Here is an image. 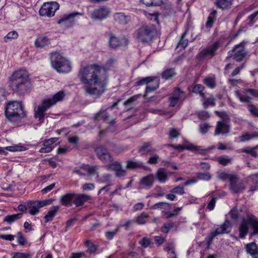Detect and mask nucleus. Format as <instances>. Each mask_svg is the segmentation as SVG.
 Masks as SVG:
<instances>
[{
    "label": "nucleus",
    "instance_id": "1",
    "mask_svg": "<svg viewBox=\"0 0 258 258\" xmlns=\"http://www.w3.org/2000/svg\"><path fill=\"white\" fill-rule=\"evenodd\" d=\"M78 77L84 84V90L91 95L100 96L105 91L107 85L105 70L97 64H91L81 68Z\"/></svg>",
    "mask_w": 258,
    "mask_h": 258
},
{
    "label": "nucleus",
    "instance_id": "2",
    "mask_svg": "<svg viewBox=\"0 0 258 258\" xmlns=\"http://www.w3.org/2000/svg\"><path fill=\"white\" fill-rule=\"evenodd\" d=\"M8 83L11 89L20 95L29 93L32 88L28 73L25 70L14 72L9 77Z\"/></svg>",
    "mask_w": 258,
    "mask_h": 258
},
{
    "label": "nucleus",
    "instance_id": "3",
    "mask_svg": "<svg viewBox=\"0 0 258 258\" xmlns=\"http://www.w3.org/2000/svg\"><path fill=\"white\" fill-rule=\"evenodd\" d=\"M5 115L11 122L18 124L25 117L26 113L21 102L13 101L7 105Z\"/></svg>",
    "mask_w": 258,
    "mask_h": 258
},
{
    "label": "nucleus",
    "instance_id": "4",
    "mask_svg": "<svg viewBox=\"0 0 258 258\" xmlns=\"http://www.w3.org/2000/svg\"><path fill=\"white\" fill-rule=\"evenodd\" d=\"M65 96L64 93L60 91L51 98L45 99L42 100L41 105L35 109L34 116L38 118L41 122L43 121L45 111L58 101H62Z\"/></svg>",
    "mask_w": 258,
    "mask_h": 258
},
{
    "label": "nucleus",
    "instance_id": "5",
    "mask_svg": "<svg viewBox=\"0 0 258 258\" xmlns=\"http://www.w3.org/2000/svg\"><path fill=\"white\" fill-rule=\"evenodd\" d=\"M50 62L52 68L59 73L67 74L72 71L70 61L58 52L51 54Z\"/></svg>",
    "mask_w": 258,
    "mask_h": 258
},
{
    "label": "nucleus",
    "instance_id": "6",
    "mask_svg": "<svg viewBox=\"0 0 258 258\" xmlns=\"http://www.w3.org/2000/svg\"><path fill=\"white\" fill-rule=\"evenodd\" d=\"M156 34L154 25L145 24L141 25L136 31L135 35L137 39L142 43L151 42Z\"/></svg>",
    "mask_w": 258,
    "mask_h": 258
},
{
    "label": "nucleus",
    "instance_id": "7",
    "mask_svg": "<svg viewBox=\"0 0 258 258\" xmlns=\"http://www.w3.org/2000/svg\"><path fill=\"white\" fill-rule=\"evenodd\" d=\"M244 43L242 42L234 46L233 49L228 52L227 57L233 58L236 61H242L247 55Z\"/></svg>",
    "mask_w": 258,
    "mask_h": 258
},
{
    "label": "nucleus",
    "instance_id": "8",
    "mask_svg": "<svg viewBox=\"0 0 258 258\" xmlns=\"http://www.w3.org/2000/svg\"><path fill=\"white\" fill-rule=\"evenodd\" d=\"M231 228L232 225L231 222L229 220H226L223 224L216 229L215 231L211 232L206 237V241L207 244L209 245L214 238L218 235L229 233L231 231Z\"/></svg>",
    "mask_w": 258,
    "mask_h": 258
},
{
    "label": "nucleus",
    "instance_id": "9",
    "mask_svg": "<svg viewBox=\"0 0 258 258\" xmlns=\"http://www.w3.org/2000/svg\"><path fill=\"white\" fill-rule=\"evenodd\" d=\"M175 149L178 151H183L184 149L189 150L192 151L196 152L200 154L204 155L209 151L215 148V146L208 147L206 149H202L201 147L195 146L187 142H185L183 145H171Z\"/></svg>",
    "mask_w": 258,
    "mask_h": 258
},
{
    "label": "nucleus",
    "instance_id": "10",
    "mask_svg": "<svg viewBox=\"0 0 258 258\" xmlns=\"http://www.w3.org/2000/svg\"><path fill=\"white\" fill-rule=\"evenodd\" d=\"M219 44L220 43L218 41H216L213 44L208 45L207 47L201 51L198 54V57L200 60L212 58L216 55Z\"/></svg>",
    "mask_w": 258,
    "mask_h": 258
},
{
    "label": "nucleus",
    "instance_id": "11",
    "mask_svg": "<svg viewBox=\"0 0 258 258\" xmlns=\"http://www.w3.org/2000/svg\"><path fill=\"white\" fill-rule=\"evenodd\" d=\"M59 9L57 2H50L44 3L39 10V14L42 16H53L56 10Z\"/></svg>",
    "mask_w": 258,
    "mask_h": 258
},
{
    "label": "nucleus",
    "instance_id": "12",
    "mask_svg": "<svg viewBox=\"0 0 258 258\" xmlns=\"http://www.w3.org/2000/svg\"><path fill=\"white\" fill-rule=\"evenodd\" d=\"M82 14L77 12H74L69 14H66L63 15L60 19L57 21V23L61 24L64 28H70L73 27L75 21V17L78 16H82Z\"/></svg>",
    "mask_w": 258,
    "mask_h": 258
},
{
    "label": "nucleus",
    "instance_id": "13",
    "mask_svg": "<svg viewBox=\"0 0 258 258\" xmlns=\"http://www.w3.org/2000/svg\"><path fill=\"white\" fill-rule=\"evenodd\" d=\"M110 12V9L106 7L95 9L90 14L92 19L95 20H102L107 18Z\"/></svg>",
    "mask_w": 258,
    "mask_h": 258
},
{
    "label": "nucleus",
    "instance_id": "14",
    "mask_svg": "<svg viewBox=\"0 0 258 258\" xmlns=\"http://www.w3.org/2000/svg\"><path fill=\"white\" fill-rule=\"evenodd\" d=\"M238 176L236 175L229 184V189L234 194H239L242 192L246 188L242 181L238 180Z\"/></svg>",
    "mask_w": 258,
    "mask_h": 258
},
{
    "label": "nucleus",
    "instance_id": "15",
    "mask_svg": "<svg viewBox=\"0 0 258 258\" xmlns=\"http://www.w3.org/2000/svg\"><path fill=\"white\" fill-rule=\"evenodd\" d=\"M128 43V40L124 37H116L112 34L109 35V46L116 48L120 46H126Z\"/></svg>",
    "mask_w": 258,
    "mask_h": 258
},
{
    "label": "nucleus",
    "instance_id": "16",
    "mask_svg": "<svg viewBox=\"0 0 258 258\" xmlns=\"http://www.w3.org/2000/svg\"><path fill=\"white\" fill-rule=\"evenodd\" d=\"M97 157L104 163L111 161V157L107 149L103 146L97 147L95 150Z\"/></svg>",
    "mask_w": 258,
    "mask_h": 258
},
{
    "label": "nucleus",
    "instance_id": "17",
    "mask_svg": "<svg viewBox=\"0 0 258 258\" xmlns=\"http://www.w3.org/2000/svg\"><path fill=\"white\" fill-rule=\"evenodd\" d=\"M184 99V92L179 88H175L171 96L169 98V106L170 107H174L179 101L183 100Z\"/></svg>",
    "mask_w": 258,
    "mask_h": 258
},
{
    "label": "nucleus",
    "instance_id": "18",
    "mask_svg": "<svg viewBox=\"0 0 258 258\" xmlns=\"http://www.w3.org/2000/svg\"><path fill=\"white\" fill-rule=\"evenodd\" d=\"M230 126L228 122L225 119H222L217 122L214 135L217 136L220 134H227L230 132Z\"/></svg>",
    "mask_w": 258,
    "mask_h": 258
},
{
    "label": "nucleus",
    "instance_id": "19",
    "mask_svg": "<svg viewBox=\"0 0 258 258\" xmlns=\"http://www.w3.org/2000/svg\"><path fill=\"white\" fill-rule=\"evenodd\" d=\"M57 138H51L45 140L43 143V147L39 150V152L47 153L50 152L54 148L53 144L58 141Z\"/></svg>",
    "mask_w": 258,
    "mask_h": 258
},
{
    "label": "nucleus",
    "instance_id": "20",
    "mask_svg": "<svg viewBox=\"0 0 258 258\" xmlns=\"http://www.w3.org/2000/svg\"><path fill=\"white\" fill-rule=\"evenodd\" d=\"M154 178L153 174H149L142 177L139 182L140 188L150 189L153 185Z\"/></svg>",
    "mask_w": 258,
    "mask_h": 258
},
{
    "label": "nucleus",
    "instance_id": "21",
    "mask_svg": "<svg viewBox=\"0 0 258 258\" xmlns=\"http://www.w3.org/2000/svg\"><path fill=\"white\" fill-rule=\"evenodd\" d=\"M110 169L115 172V175L118 177H122L126 175V170L122 168L121 164L118 162H114L107 165Z\"/></svg>",
    "mask_w": 258,
    "mask_h": 258
},
{
    "label": "nucleus",
    "instance_id": "22",
    "mask_svg": "<svg viewBox=\"0 0 258 258\" xmlns=\"http://www.w3.org/2000/svg\"><path fill=\"white\" fill-rule=\"evenodd\" d=\"M113 18L115 21L122 25H125L131 21L130 16L125 15L124 13L121 12L115 13L113 15Z\"/></svg>",
    "mask_w": 258,
    "mask_h": 258
},
{
    "label": "nucleus",
    "instance_id": "23",
    "mask_svg": "<svg viewBox=\"0 0 258 258\" xmlns=\"http://www.w3.org/2000/svg\"><path fill=\"white\" fill-rule=\"evenodd\" d=\"M75 192L68 193L60 198V203L64 206H71L73 200L76 197Z\"/></svg>",
    "mask_w": 258,
    "mask_h": 258
},
{
    "label": "nucleus",
    "instance_id": "24",
    "mask_svg": "<svg viewBox=\"0 0 258 258\" xmlns=\"http://www.w3.org/2000/svg\"><path fill=\"white\" fill-rule=\"evenodd\" d=\"M152 81L146 86L145 93H148L156 90L159 86L160 81L158 78L152 77Z\"/></svg>",
    "mask_w": 258,
    "mask_h": 258
},
{
    "label": "nucleus",
    "instance_id": "25",
    "mask_svg": "<svg viewBox=\"0 0 258 258\" xmlns=\"http://www.w3.org/2000/svg\"><path fill=\"white\" fill-rule=\"evenodd\" d=\"M247 219L253 229L252 234L256 235L258 234V219L251 214H247Z\"/></svg>",
    "mask_w": 258,
    "mask_h": 258
},
{
    "label": "nucleus",
    "instance_id": "26",
    "mask_svg": "<svg viewBox=\"0 0 258 258\" xmlns=\"http://www.w3.org/2000/svg\"><path fill=\"white\" fill-rule=\"evenodd\" d=\"M248 222L246 219H243L241 223L239 226V236L240 238L243 239L247 235L248 231Z\"/></svg>",
    "mask_w": 258,
    "mask_h": 258
},
{
    "label": "nucleus",
    "instance_id": "27",
    "mask_svg": "<svg viewBox=\"0 0 258 258\" xmlns=\"http://www.w3.org/2000/svg\"><path fill=\"white\" fill-rule=\"evenodd\" d=\"M155 151H156V149L152 147L150 142L145 143L139 149V152L141 155L152 153Z\"/></svg>",
    "mask_w": 258,
    "mask_h": 258
},
{
    "label": "nucleus",
    "instance_id": "28",
    "mask_svg": "<svg viewBox=\"0 0 258 258\" xmlns=\"http://www.w3.org/2000/svg\"><path fill=\"white\" fill-rule=\"evenodd\" d=\"M155 176L161 183H165L168 180L167 172L163 168H160L157 170Z\"/></svg>",
    "mask_w": 258,
    "mask_h": 258
},
{
    "label": "nucleus",
    "instance_id": "29",
    "mask_svg": "<svg viewBox=\"0 0 258 258\" xmlns=\"http://www.w3.org/2000/svg\"><path fill=\"white\" fill-rule=\"evenodd\" d=\"M50 43L49 39L45 36H38L35 41V45L37 47H44Z\"/></svg>",
    "mask_w": 258,
    "mask_h": 258
},
{
    "label": "nucleus",
    "instance_id": "30",
    "mask_svg": "<svg viewBox=\"0 0 258 258\" xmlns=\"http://www.w3.org/2000/svg\"><path fill=\"white\" fill-rule=\"evenodd\" d=\"M90 199V197L89 196L85 194H80L75 197L73 202L76 207H80Z\"/></svg>",
    "mask_w": 258,
    "mask_h": 258
},
{
    "label": "nucleus",
    "instance_id": "31",
    "mask_svg": "<svg viewBox=\"0 0 258 258\" xmlns=\"http://www.w3.org/2000/svg\"><path fill=\"white\" fill-rule=\"evenodd\" d=\"M258 138V132L245 133L239 137L240 142H245Z\"/></svg>",
    "mask_w": 258,
    "mask_h": 258
},
{
    "label": "nucleus",
    "instance_id": "32",
    "mask_svg": "<svg viewBox=\"0 0 258 258\" xmlns=\"http://www.w3.org/2000/svg\"><path fill=\"white\" fill-rule=\"evenodd\" d=\"M215 4L217 7L224 10L230 8L232 3L231 0H217Z\"/></svg>",
    "mask_w": 258,
    "mask_h": 258
},
{
    "label": "nucleus",
    "instance_id": "33",
    "mask_svg": "<svg viewBox=\"0 0 258 258\" xmlns=\"http://www.w3.org/2000/svg\"><path fill=\"white\" fill-rule=\"evenodd\" d=\"M236 174H230L228 172L222 171L218 173L217 177L219 179L222 181H225L228 179L230 182L231 181L236 177Z\"/></svg>",
    "mask_w": 258,
    "mask_h": 258
},
{
    "label": "nucleus",
    "instance_id": "34",
    "mask_svg": "<svg viewBox=\"0 0 258 258\" xmlns=\"http://www.w3.org/2000/svg\"><path fill=\"white\" fill-rule=\"evenodd\" d=\"M144 167V163L140 161L128 160L126 162V168L127 169H133Z\"/></svg>",
    "mask_w": 258,
    "mask_h": 258
},
{
    "label": "nucleus",
    "instance_id": "35",
    "mask_svg": "<svg viewBox=\"0 0 258 258\" xmlns=\"http://www.w3.org/2000/svg\"><path fill=\"white\" fill-rule=\"evenodd\" d=\"M37 201H29L28 203L29 210V213L31 215H36L39 212V205L37 204Z\"/></svg>",
    "mask_w": 258,
    "mask_h": 258
},
{
    "label": "nucleus",
    "instance_id": "36",
    "mask_svg": "<svg viewBox=\"0 0 258 258\" xmlns=\"http://www.w3.org/2000/svg\"><path fill=\"white\" fill-rule=\"evenodd\" d=\"M246 252L251 255H255L258 253V248L254 242H251L245 245Z\"/></svg>",
    "mask_w": 258,
    "mask_h": 258
},
{
    "label": "nucleus",
    "instance_id": "37",
    "mask_svg": "<svg viewBox=\"0 0 258 258\" xmlns=\"http://www.w3.org/2000/svg\"><path fill=\"white\" fill-rule=\"evenodd\" d=\"M59 206H53L51 208L50 210L48 211L47 214L45 216V223H47L49 221H51L53 218L56 215V212L59 209Z\"/></svg>",
    "mask_w": 258,
    "mask_h": 258
},
{
    "label": "nucleus",
    "instance_id": "38",
    "mask_svg": "<svg viewBox=\"0 0 258 258\" xmlns=\"http://www.w3.org/2000/svg\"><path fill=\"white\" fill-rule=\"evenodd\" d=\"M175 75L174 70L172 68L165 69L161 74L162 78L165 80L172 78Z\"/></svg>",
    "mask_w": 258,
    "mask_h": 258
},
{
    "label": "nucleus",
    "instance_id": "39",
    "mask_svg": "<svg viewBox=\"0 0 258 258\" xmlns=\"http://www.w3.org/2000/svg\"><path fill=\"white\" fill-rule=\"evenodd\" d=\"M204 84L209 88L213 89L216 87V78L214 76L206 77L204 80Z\"/></svg>",
    "mask_w": 258,
    "mask_h": 258
},
{
    "label": "nucleus",
    "instance_id": "40",
    "mask_svg": "<svg viewBox=\"0 0 258 258\" xmlns=\"http://www.w3.org/2000/svg\"><path fill=\"white\" fill-rule=\"evenodd\" d=\"M170 207V204L166 202H159L153 205L151 209L152 210H168Z\"/></svg>",
    "mask_w": 258,
    "mask_h": 258
},
{
    "label": "nucleus",
    "instance_id": "41",
    "mask_svg": "<svg viewBox=\"0 0 258 258\" xmlns=\"http://www.w3.org/2000/svg\"><path fill=\"white\" fill-rule=\"evenodd\" d=\"M217 14V11L215 10H213L211 11L210 15L208 17L207 21L206 24V26L207 28H211L212 27Z\"/></svg>",
    "mask_w": 258,
    "mask_h": 258
},
{
    "label": "nucleus",
    "instance_id": "42",
    "mask_svg": "<svg viewBox=\"0 0 258 258\" xmlns=\"http://www.w3.org/2000/svg\"><path fill=\"white\" fill-rule=\"evenodd\" d=\"M232 160V158L227 156H221L217 158L218 163L223 166H226L231 164Z\"/></svg>",
    "mask_w": 258,
    "mask_h": 258
},
{
    "label": "nucleus",
    "instance_id": "43",
    "mask_svg": "<svg viewBox=\"0 0 258 258\" xmlns=\"http://www.w3.org/2000/svg\"><path fill=\"white\" fill-rule=\"evenodd\" d=\"M154 192L151 195H149L148 197H153L154 198H159L164 197L165 195L163 189L159 186H156L154 189Z\"/></svg>",
    "mask_w": 258,
    "mask_h": 258
},
{
    "label": "nucleus",
    "instance_id": "44",
    "mask_svg": "<svg viewBox=\"0 0 258 258\" xmlns=\"http://www.w3.org/2000/svg\"><path fill=\"white\" fill-rule=\"evenodd\" d=\"M187 30H185V32L182 34L181 38L178 42L177 48H181L182 49L185 48L188 44V40L184 38L186 35Z\"/></svg>",
    "mask_w": 258,
    "mask_h": 258
},
{
    "label": "nucleus",
    "instance_id": "45",
    "mask_svg": "<svg viewBox=\"0 0 258 258\" xmlns=\"http://www.w3.org/2000/svg\"><path fill=\"white\" fill-rule=\"evenodd\" d=\"M25 146L20 145H15L6 147V150L10 152L23 151L26 150Z\"/></svg>",
    "mask_w": 258,
    "mask_h": 258
},
{
    "label": "nucleus",
    "instance_id": "46",
    "mask_svg": "<svg viewBox=\"0 0 258 258\" xmlns=\"http://www.w3.org/2000/svg\"><path fill=\"white\" fill-rule=\"evenodd\" d=\"M22 216V213L8 215L5 217L4 221L7 222L9 224H11L16 220L20 219Z\"/></svg>",
    "mask_w": 258,
    "mask_h": 258
},
{
    "label": "nucleus",
    "instance_id": "47",
    "mask_svg": "<svg viewBox=\"0 0 258 258\" xmlns=\"http://www.w3.org/2000/svg\"><path fill=\"white\" fill-rule=\"evenodd\" d=\"M141 2L148 7H155L159 6L162 0H141Z\"/></svg>",
    "mask_w": 258,
    "mask_h": 258
},
{
    "label": "nucleus",
    "instance_id": "48",
    "mask_svg": "<svg viewBox=\"0 0 258 258\" xmlns=\"http://www.w3.org/2000/svg\"><path fill=\"white\" fill-rule=\"evenodd\" d=\"M235 94L241 102L248 103L251 100V98L247 95V93L242 95L239 91H237L235 92Z\"/></svg>",
    "mask_w": 258,
    "mask_h": 258
},
{
    "label": "nucleus",
    "instance_id": "49",
    "mask_svg": "<svg viewBox=\"0 0 258 258\" xmlns=\"http://www.w3.org/2000/svg\"><path fill=\"white\" fill-rule=\"evenodd\" d=\"M203 105L205 108L208 107L209 106H214L215 104V99L212 96L208 98H205V97L203 98Z\"/></svg>",
    "mask_w": 258,
    "mask_h": 258
},
{
    "label": "nucleus",
    "instance_id": "50",
    "mask_svg": "<svg viewBox=\"0 0 258 258\" xmlns=\"http://www.w3.org/2000/svg\"><path fill=\"white\" fill-rule=\"evenodd\" d=\"M109 115L104 110L100 111L95 116V119H100L103 121H106L109 119Z\"/></svg>",
    "mask_w": 258,
    "mask_h": 258
},
{
    "label": "nucleus",
    "instance_id": "51",
    "mask_svg": "<svg viewBox=\"0 0 258 258\" xmlns=\"http://www.w3.org/2000/svg\"><path fill=\"white\" fill-rule=\"evenodd\" d=\"M18 37V34L17 32L16 31H12L9 32L7 35L4 38V41L5 42H8L9 40L17 39Z\"/></svg>",
    "mask_w": 258,
    "mask_h": 258
},
{
    "label": "nucleus",
    "instance_id": "52",
    "mask_svg": "<svg viewBox=\"0 0 258 258\" xmlns=\"http://www.w3.org/2000/svg\"><path fill=\"white\" fill-rule=\"evenodd\" d=\"M148 215L145 213H142L137 218L136 222L138 224H144L146 223Z\"/></svg>",
    "mask_w": 258,
    "mask_h": 258
},
{
    "label": "nucleus",
    "instance_id": "53",
    "mask_svg": "<svg viewBox=\"0 0 258 258\" xmlns=\"http://www.w3.org/2000/svg\"><path fill=\"white\" fill-rule=\"evenodd\" d=\"M179 135V130L175 128H171L168 133L169 138L171 140L177 138Z\"/></svg>",
    "mask_w": 258,
    "mask_h": 258
},
{
    "label": "nucleus",
    "instance_id": "54",
    "mask_svg": "<svg viewBox=\"0 0 258 258\" xmlns=\"http://www.w3.org/2000/svg\"><path fill=\"white\" fill-rule=\"evenodd\" d=\"M170 192L172 194H174L182 195L185 193L184 189L183 186L178 185L177 186L170 190Z\"/></svg>",
    "mask_w": 258,
    "mask_h": 258
},
{
    "label": "nucleus",
    "instance_id": "55",
    "mask_svg": "<svg viewBox=\"0 0 258 258\" xmlns=\"http://www.w3.org/2000/svg\"><path fill=\"white\" fill-rule=\"evenodd\" d=\"M112 176L110 174L106 173L103 174L102 176H101L98 180L100 183H108L111 182Z\"/></svg>",
    "mask_w": 258,
    "mask_h": 258
},
{
    "label": "nucleus",
    "instance_id": "56",
    "mask_svg": "<svg viewBox=\"0 0 258 258\" xmlns=\"http://www.w3.org/2000/svg\"><path fill=\"white\" fill-rule=\"evenodd\" d=\"M204 86L201 84H197L193 88V92L195 93L199 94L201 97H204L205 94L203 92L204 90Z\"/></svg>",
    "mask_w": 258,
    "mask_h": 258
},
{
    "label": "nucleus",
    "instance_id": "57",
    "mask_svg": "<svg viewBox=\"0 0 258 258\" xmlns=\"http://www.w3.org/2000/svg\"><path fill=\"white\" fill-rule=\"evenodd\" d=\"M152 77H147L141 79L140 80L136 82L137 86H142L144 85H148V83L152 81Z\"/></svg>",
    "mask_w": 258,
    "mask_h": 258
},
{
    "label": "nucleus",
    "instance_id": "58",
    "mask_svg": "<svg viewBox=\"0 0 258 258\" xmlns=\"http://www.w3.org/2000/svg\"><path fill=\"white\" fill-rule=\"evenodd\" d=\"M174 224L172 222L165 223L161 227V231L164 233H167L173 228Z\"/></svg>",
    "mask_w": 258,
    "mask_h": 258
},
{
    "label": "nucleus",
    "instance_id": "59",
    "mask_svg": "<svg viewBox=\"0 0 258 258\" xmlns=\"http://www.w3.org/2000/svg\"><path fill=\"white\" fill-rule=\"evenodd\" d=\"M85 170H87L88 173L92 175L95 174L96 172L97 171L98 168L97 166H89L86 165L84 167Z\"/></svg>",
    "mask_w": 258,
    "mask_h": 258
},
{
    "label": "nucleus",
    "instance_id": "60",
    "mask_svg": "<svg viewBox=\"0 0 258 258\" xmlns=\"http://www.w3.org/2000/svg\"><path fill=\"white\" fill-rule=\"evenodd\" d=\"M248 111L253 116L258 117V108L251 104H248Z\"/></svg>",
    "mask_w": 258,
    "mask_h": 258
},
{
    "label": "nucleus",
    "instance_id": "61",
    "mask_svg": "<svg viewBox=\"0 0 258 258\" xmlns=\"http://www.w3.org/2000/svg\"><path fill=\"white\" fill-rule=\"evenodd\" d=\"M17 242L21 245H24L26 242V240L21 232L17 233Z\"/></svg>",
    "mask_w": 258,
    "mask_h": 258
},
{
    "label": "nucleus",
    "instance_id": "62",
    "mask_svg": "<svg viewBox=\"0 0 258 258\" xmlns=\"http://www.w3.org/2000/svg\"><path fill=\"white\" fill-rule=\"evenodd\" d=\"M119 230V228H116L113 231H107L105 232V236L108 239L111 240Z\"/></svg>",
    "mask_w": 258,
    "mask_h": 258
},
{
    "label": "nucleus",
    "instance_id": "63",
    "mask_svg": "<svg viewBox=\"0 0 258 258\" xmlns=\"http://www.w3.org/2000/svg\"><path fill=\"white\" fill-rule=\"evenodd\" d=\"M230 218L234 220H236L239 216V212L238 210L234 208H233L229 212Z\"/></svg>",
    "mask_w": 258,
    "mask_h": 258
},
{
    "label": "nucleus",
    "instance_id": "64",
    "mask_svg": "<svg viewBox=\"0 0 258 258\" xmlns=\"http://www.w3.org/2000/svg\"><path fill=\"white\" fill-rule=\"evenodd\" d=\"M12 258H30L29 253L17 252Z\"/></svg>",
    "mask_w": 258,
    "mask_h": 258
}]
</instances>
